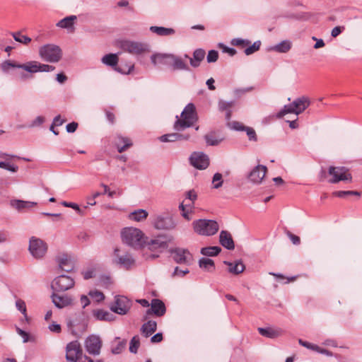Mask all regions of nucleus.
<instances>
[{
    "mask_svg": "<svg viewBox=\"0 0 362 362\" xmlns=\"http://www.w3.org/2000/svg\"><path fill=\"white\" fill-rule=\"evenodd\" d=\"M172 69L174 71L176 70H185L189 71V67L187 64L185 62V60L178 56L173 54V59L172 61Z\"/></svg>",
    "mask_w": 362,
    "mask_h": 362,
    "instance_id": "nucleus-30",
    "label": "nucleus"
},
{
    "mask_svg": "<svg viewBox=\"0 0 362 362\" xmlns=\"http://www.w3.org/2000/svg\"><path fill=\"white\" fill-rule=\"evenodd\" d=\"M177 133H171L161 136L159 139L162 142H174L177 141Z\"/></svg>",
    "mask_w": 362,
    "mask_h": 362,
    "instance_id": "nucleus-50",
    "label": "nucleus"
},
{
    "mask_svg": "<svg viewBox=\"0 0 362 362\" xmlns=\"http://www.w3.org/2000/svg\"><path fill=\"white\" fill-rule=\"evenodd\" d=\"M52 303L58 308H64L71 303V299L67 296H59L55 293L52 295Z\"/></svg>",
    "mask_w": 362,
    "mask_h": 362,
    "instance_id": "nucleus-27",
    "label": "nucleus"
},
{
    "mask_svg": "<svg viewBox=\"0 0 362 362\" xmlns=\"http://www.w3.org/2000/svg\"><path fill=\"white\" fill-rule=\"evenodd\" d=\"M150 30L157 34L159 36H168L174 35L175 31L173 28H164V27H158V26H151Z\"/></svg>",
    "mask_w": 362,
    "mask_h": 362,
    "instance_id": "nucleus-32",
    "label": "nucleus"
},
{
    "mask_svg": "<svg viewBox=\"0 0 362 362\" xmlns=\"http://www.w3.org/2000/svg\"><path fill=\"white\" fill-rule=\"evenodd\" d=\"M287 235L294 245H298L300 243V239L298 235L293 234L290 231L287 232Z\"/></svg>",
    "mask_w": 362,
    "mask_h": 362,
    "instance_id": "nucleus-61",
    "label": "nucleus"
},
{
    "mask_svg": "<svg viewBox=\"0 0 362 362\" xmlns=\"http://www.w3.org/2000/svg\"><path fill=\"white\" fill-rule=\"evenodd\" d=\"M21 69L30 73L35 74L38 72V62L30 61L25 64H21Z\"/></svg>",
    "mask_w": 362,
    "mask_h": 362,
    "instance_id": "nucleus-39",
    "label": "nucleus"
},
{
    "mask_svg": "<svg viewBox=\"0 0 362 362\" xmlns=\"http://www.w3.org/2000/svg\"><path fill=\"white\" fill-rule=\"evenodd\" d=\"M114 145L119 153H122L132 146L133 143L128 137L117 135L114 141Z\"/></svg>",
    "mask_w": 362,
    "mask_h": 362,
    "instance_id": "nucleus-22",
    "label": "nucleus"
},
{
    "mask_svg": "<svg viewBox=\"0 0 362 362\" xmlns=\"http://www.w3.org/2000/svg\"><path fill=\"white\" fill-rule=\"evenodd\" d=\"M189 163L197 169L204 170L209 165V158L202 152H193L189 157Z\"/></svg>",
    "mask_w": 362,
    "mask_h": 362,
    "instance_id": "nucleus-14",
    "label": "nucleus"
},
{
    "mask_svg": "<svg viewBox=\"0 0 362 362\" xmlns=\"http://www.w3.org/2000/svg\"><path fill=\"white\" fill-rule=\"evenodd\" d=\"M221 251V248L218 246H209L201 249L202 255L209 257H214L218 255Z\"/></svg>",
    "mask_w": 362,
    "mask_h": 362,
    "instance_id": "nucleus-38",
    "label": "nucleus"
},
{
    "mask_svg": "<svg viewBox=\"0 0 362 362\" xmlns=\"http://www.w3.org/2000/svg\"><path fill=\"white\" fill-rule=\"evenodd\" d=\"M204 139L206 144L209 146H217L222 140V139H218L214 132L206 134Z\"/></svg>",
    "mask_w": 362,
    "mask_h": 362,
    "instance_id": "nucleus-43",
    "label": "nucleus"
},
{
    "mask_svg": "<svg viewBox=\"0 0 362 362\" xmlns=\"http://www.w3.org/2000/svg\"><path fill=\"white\" fill-rule=\"evenodd\" d=\"M120 47L124 52L136 55L141 54L148 50L146 44L127 40L120 42Z\"/></svg>",
    "mask_w": 362,
    "mask_h": 362,
    "instance_id": "nucleus-10",
    "label": "nucleus"
},
{
    "mask_svg": "<svg viewBox=\"0 0 362 362\" xmlns=\"http://www.w3.org/2000/svg\"><path fill=\"white\" fill-rule=\"evenodd\" d=\"M39 54L44 61L55 63L61 59L62 51L57 45L47 44L40 47Z\"/></svg>",
    "mask_w": 362,
    "mask_h": 362,
    "instance_id": "nucleus-5",
    "label": "nucleus"
},
{
    "mask_svg": "<svg viewBox=\"0 0 362 362\" xmlns=\"http://www.w3.org/2000/svg\"><path fill=\"white\" fill-rule=\"evenodd\" d=\"M173 59V54H153L151 57L152 64L156 65L158 64L165 65L167 66H172V61Z\"/></svg>",
    "mask_w": 362,
    "mask_h": 362,
    "instance_id": "nucleus-20",
    "label": "nucleus"
},
{
    "mask_svg": "<svg viewBox=\"0 0 362 362\" xmlns=\"http://www.w3.org/2000/svg\"><path fill=\"white\" fill-rule=\"evenodd\" d=\"M199 267L209 272H212L215 270V264L214 260L209 258L202 257L199 261Z\"/></svg>",
    "mask_w": 362,
    "mask_h": 362,
    "instance_id": "nucleus-33",
    "label": "nucleus"
},
{
    "mask_svg": "<svg viewBox=\"0 0 362 362\" xmlns=\"http://www.w3.org/2000/svg\"><path fill=\"white\" fill-rule=\"evenodd\" d=\"M119 250L116 247L114 250L115 259H113V262L126 269H129L132 266L134 265L135 262L134 259L128 252H126L124 255H119Z\"/></svg>",
    "mask_w": 362,
    "mask_h": 362,
    "instance_id": "nucleus-16",
    "label": "nucleus"
},
{
    "mask_svg": "<svg viewBox=\"0 0 362 362\" xmlns=\"http://www.w3.org/2000/svg\"><path fill=\"white\" fill-rule=\"evenodd\" d=\"M76 20V16H69L62 19L57 23V26L62 28H72L74 21Z\"/></svg>",
    "mask_w": 362,
    "mask_h": 362,
    "instance_id": "nucleus-34",
    "label": "nucleus"
},
{
    "mask_svg": "<svg viewBox=\"0 0 362 362\" xmlns=\"http://www.w3.org/2000/svg\"><path fill=\"white\" fill-rule=\"evenodd\" d=\"M14 40L23 45H28L31 42V38L23 35L21 32H15L11 33Z\"/></svg>",
    "mask_w": 362,
    "mask_h": 362,
    "instance_id": "nucleus-44",
    "label": "nucleus"
},
{
    "mask_svg": "<svg viewBox=\"0 0 362 362\" xmlns=\"http://www.w3.org/2000/svg\"><path fill=\"white\" fill-rule=\"evenodd\" d=\"M119 58L116 54H107L102 58L103 64L112 66L113 69L117 65Z\"/></svg>",
    "mask_w": 362,
    "mask_h": 362,
    "instance_id": "nucleus-37",
    "label": "nucleus"
},
{
    "mask_svg": "<svg viewBox=\"0 0 362 362\" xmlns=\"http://www.w3.org/2000/svg\"><path fill=\"white\" fill-rule=\"evenodd\" d=\"M132 301L124 296H116L115 301L110 306V310L118 315H126L132 307Z\"/></svg>",
    "mask_w": 362,
    "mask_h": 362,
    "instance_id": "nucleus-8",
    "label": "nucleus"
},
{
    "mask_svg": "<svg viewBox=\"0 0 362 362\" xmlns=\"http://www.w3.org/2000/svg\"><path fill=\"white\" fill-rule=\"evenodd\" d=\"M267 171L266 166L259 165L250 172L249 179L254 183H260L265 177Z\"/></svg>",
    "mask_w": 362,
    "mask_h": 362,
    "instance_id": "nucleus-21",
    "label": "nucleus"
},
{
    "mask_svg": "<svg viewBox=\"0 0 362 362\" xmlns=\"http://www.w3.org/2000/svg\"><path fill=\"white\" fill-rule=\"evenodd\" d=\"M37 205V202L14 199L11 201V206L19 212H23Z\"/></svg>",
    "mask_w": 362,
    "mask_h": 362,
    "instance_id": "nucleus-24",
    "label": "nucleus"
},
{
    "mask_svg": "<svg viewBox=\"0 0 362 362\" xmlns=\"http://www.w3.org/2000/svg\"><path fill=\"white\" fill-rule=\"evenodd\" d=\"M148 217V212L144 209H138L129 214V218L135 221H141Z\"/></svg>",
    "mask_w": 362,
    "mask_h": 362,
    "instance_id": "nucleus-35",
    "label": "nucleus"
},
{
    "mask_svg": "<svg viewBox=\"0 0 362 362\" xmlns=\"http://www.w3.org/2000/svg\"><path fill=\"white\" fill-rule=\"evenodd\" d=\"M218 59V52L216 50L211 49L209 51L206 60L208 63L216 62Z\"/></svg>",
    "mask_w": 362,
    "mask_h": 362,
    "instance_id": "nucleus-52",
    "label": "nucleus"
},
{
    "mask_svg": "<svg viewBox=\"0 0 362 362\" xmlns=\"http://www.w3.org/2000/svg\"><path fill=\"white\" fill-rule=\"evenodd\" d=\"M169 252L170 257L177 264L189 265L192 260V255L187 249L175 247L170 249Z\"/></svg>",
    "mask_w": 362,
    "mask_h": 362,
    "instance_id": "nucleus-11",
    "label": "nucleus"
},
{
    "mask_svg": "<svg viewBox=\"0 0 362 362\" xmlns=\"http://www.w3.org/2000/svg\"><path fill=\"white\" fill-rule=\"evenodd\" d=\"M189 272V271L188 269L183 270V269H180V268L178 267H176L175 268L174 272L172 274V276L173 277H175V276L183 277Z\"/></svg>",
    "mask_w": 362,
    "mask_h": 362,
    "instance_id": "nucleus-59",
    "label": "nucleus"
},
{
    "mask_svg": "<svg viewBox=\"0 0 362 362\" xmlns=\"http://www.w3.org/2000/svg\"><path fill=\"white\" fill-rule=\"evenodd\" d=\"M197 199V192L194 189H191L185 192V199L179 205V209L181 211V214L187 221H190L192 219L190 214L194 212V202Z\"/></svg>",
    "mask_w": 362,
    "mask_h": 362,
    "instance_id": "nucleus-6",
    "label": "nucleus"
},
{
    "mask_svg": "<svg viewBox=\"0 0 362 362\" xmlns=\"http://www.w3.org/2000/svg\"><path fill=\"white\" fill-rule=\"evenodd\" d=\"M310 105L308 97L302 96L295 99L291 103L285 105L284 107L276 114L277 118H281L288 113L299 115L305 110Z\"/></svg>",
    "mask_w": 362,
    "mask_h": 362,
    "instance_id": "nucleus-2",
    "label": "nucleus"
},
{
    "mask_svg": "<svg viewBox=\"0 0 362 362\" xmlns=\"http://www.w3.org/2000/svg\"><path fill=\"white\" fill-rule=\"evenodd\" d=\"M55 69L52 65L41 64L38 62V72H49Z\"/></svg>",
    "mask_w": 362,
    "mask_h": 362,
    "instance_id": "nucleus-58",
    "label": "nucleus"
},
{
    "mask_svg": "<svg viewBox=\"0 0 362 362\" xmlns=\"http://www.w3.org/2000/svg\"><path fill=\"white\" fill-rule=\"evenodd\" d=\"M16 306L17 308V309L25 316L26 317L27 316V314H26V312H27V310H26V305H25V303L24 302V300H21V299H18L16 300Z\"/></svg>",
    "mask_w": 362,
    "mask_h": 362,
    "instance_id": "nucleus-55",
    "label": "nucleus"
},
{
    "mask_svg": "<svg viewBox=\"0 0 362 362\" xmlns=\"http://www.w3.org/2000/svg\"><path fill=\"white\" fill-rule=\"evenodd\" d=\"M58 262H59V267L63 271L69 272L71 271L74 268L73 264H72L71 259L66 255H64L62 257H59Z\"/></svg>",
    "mask_w": 362,
    "mask_h": 362,
    "instance_id": "nucleus-31",
    "label": "nucleus"
},
{
    "mask_svg": "<svg viewBox=\"0 0 362 362\" xmlns=\"http://www.w3.org/2000/svg\"><path fill=\"white\" fill-rule=\"evenodd\" d=\"M220 244L227 250H231L235 248V243L231 234L227 230H221L219 235Z\"/></svg>",
    "mask_w": 362,
    "mask_h": 362,
    "instance_id": "nucleus-25",
    "label": "nucleus"
},
{
    "mask_svg": "<svg viewBox=\"0 0 362 362\" xmlns=\"http://www.w3.org/2000/svg\"><path fill=\"white\" fill-rule=\"evenodd\" d=\"M134 69V65H131L129 66H125L124 68H122L121 65H116L115 66L114 70L121 73L122 74H128Z\"/></svg>",
    "mask_w": 362,
    "mask_h": 362,
    "instance_id": "nucleus-54",
    "label": "nucleus"
},
{
    "mask_svg": "<svg viewBox=\"0 0 362 362\" xmlns=\"http://www.w3.org/2000/svg\"><path fill=\"white\" fill-rule=\"evenodd\" d=\"M89 296H90L92 298H95L97 302L103 301L105 299L104 294L98 290L95 291H91L89 292Z\"/></svg>",
    "mask_w": 362,
    "mask_h": 362,
    "instance_id": "nucleus-57",
    "label": "nucleus"
},
{
    "mask_svg": "<svg viewBox=\"0 0 362 362\" xmlns=\"http://www.w3.org/2000/svg\"><path fill=\"white\" fill-rule=\"evenodd\" d=\"M140 346V339L139 336L136 335L132 337L130 341L129 351L132 353H137L138 349Z\"/></svg>",
    "mask_w": 362,
    "mask_h": 362,
    "instance_id": "nucleus-47",
    "label": "nucleus"
},
{
    "mask_svg": "<svg viewBox=\"0 0 362 362\" xmlns=\"http://www.w3.org/2000/svg\"><path fill=\"white\" fill-rule=\"evenodd\" d=\"M102 341L99 337L91 335L85 341L86 351L91 354H98L101 349Z\"/></svg>",
    "mask_w": 362,
    "mask_h": 362,
    "instance_id": "nucleus-18",
    "label": "nucleus"
},
{
    "mask_svg": "<svg viewBox=\"0 0 362 362\" xmlns=\"http://www.w3.org/2000/svg\"><path fill=\"white\" fill-rule=\"evenodd\" d=\"M332 195L339 198H346L347 196L355 195L358 197L361 196V193L357 191L348 190V191H335L332 192Z\"/></svg>",
    "mask_w": 362,
    "mask_h": 362,
    "instance_id": "nucleus-42",
    "label": "nucleus"
},
{
    "mask_svg": "<svg viewBox=\"0 0 362 362\" xmlns=\"http://www.w3.org/2000/svg\"><path fill=\"white\" fill-rule=\"evenodd\" d=\"M261 45V41H255L252 45L250 44L249 46L246 47V48L244 50V53L246 55L252 54L253 53H255V52L258 51L260 49Z\"/></svg>",
    "mask_w": 362,
    "mask_h": 362,
    "instance_id": "nucleus-45",
    "label": "nucleus"
},
{
    "mask_svg": "<svg viewBox=\"0 0 362 362\" xmlns=\"http://www.w3.org/2000/svg\"><path fill=\"white\" fill-rule=\"evenodd\" d=\"M168 242H170V239L166 236L158 235L156 238L148 242L147 245L151 251L161 252L168 247Z\"/></svg>",
    "mask_w": 362,
    "mask_h": 362,
    "instance_id": "nucleus-17",
    "label": "nucleus"
},
{
    "mask_svg": "<svg viewBox=\"0 0 362 362\" xmlns=\"http://www.w3.org/2000/svg\"><path fill=\"white\" fill-rule=\"evenodd\" d=\"M244 131L246 132V134H247L250 141H257V136L256 132L252 127H246L245 128Z\"/></svg>",
    "mask_w": 362,
    "mask_h": 362,
    "instance_id": "nucleus-53",
    "label": "nucleus"
},
{
    "mask_svg": "<svg viewBox=\"0 0 362 362\" xmlns=\"http://www.w3.org/2000/svg\"><path fill=\"white\" fill-rule=\"evenodd\" d=\"M94 317L99 320L112 321L114 320L113 315L107 311L99 309L93 312Z\"/></svg>",
    "mask_w": 362,
    "mask_h": 362,
    "instance_id": "nucleus-36",
    "label": "nucleus"
},
{
    "mask_svg": "<svg viewBox=\"0 0 362 362\" xmlns=\"http://www.w3.org/2000/svg\"><path fill=\"white\" fill-rule=\"evenodd\" d=\"M121 235L123 242L132 247L141 248L144 245V233L140 229L126 228L122 231Z\"/></svg>",
    "mask_w": 362,
    "mask_h": 362,
    "instance_id": "nucleus-3",
    "label": "nucleus"
},
{
    "mask_svg": "<svg viewBox=\"0 0 362 362\" xmlns=\"http://www.w3.org/2000/svg\"><path fill=\"white\" fill-rule=\"evenodd\" d=\"M66 358L71 362H76L82 355V349L77 340L69 343L66 345Z\"/></svg>",
    "mask_w": 362,
    "mask_h": 362,
    "instance_id": "nucleus-15",
    "label": "nucleus"
},
{
    "mask_svg": "<svg viewBox=\"0 0 362 362\" xmlns=\"http://www.w3.org/2000/svg\"><path fill=\"white\" fill-rule=\"evenodd\" d=\"M157 329V323L153 320H148L147 322L144 323L141 328V334L145 337H150L152 334H153Z\"/></svg>",
    "mask_w": 362,
    "mask_h": 362,
    "instance_id": "nucleus-29",
    "label": "nucleus"
},
{
    "mask_svg": "<svg viewBox=\"0 0 362 362\" xmlns=\"http://www.w3.org/2000/svg\"><path fill=\"white\" fill-rule=\"evenodd\" d=\"M165 312L166 308L165 303L160 299L153 298L151 303V308L146 310V314H153L157 317H161L165 314Z\"/></svg>",
    "mask_w": 362,
    "mask_h": 362,
    "instance_id": "nucleus-19",
    "label": "nucleus"
},
{
    "mask_svg": "<svg viewBox=\"0 0 362 362\" xmlns=\"http://www.w3.org/2000/svg\"><path fill=\"white\" fill-rule=\"evenodd\" d=\"M246 126H244L242 123L235 121L231 124V128L237 131H244Z\"/></svg>",
    "mask_w": 362,
    "mask_h": 362,
    "instance_id": "nucleus-63",
    "label": "nucleus"
},
{
    "mask_svg": "<svg viewBox=\"0 0 362 362\" xmlns=\"http://www.w3.org/2000/svg\"><path fill=\"white\" fill-rule=\"evenodd\" d=\"M153 225L158 230H172L176 226L173 217L169 214L156 216L153 219Z\"/></svg>",
    "mask_w": 362,
    "mask_h": 362,
    "instance_id": "nucleus-13",
    "label": "nucleus"
},
{
    "mask_svg": "<svg viewBox=\"0 0 362 362\" xmlns=\"http://www.w3.org/2000/svg\"><path fill=\"white\" fill-rule=\"evenodd\" d=\"M0 168L13 173H16L18 170V167L17 165L5 161H0Z\"/></svg>",
    "mask_w": 362,
    "mask_h": 362,
    "instance_id": "nucleus-51",
    "label": "nucleus"
},
{
    "mask_svg": "<svg viewBox=\"0 0 362 362\" xmlns=\"http://www.w3.org/2000/svg\"><path fill=\"white\" fill-rule=\"evenodd\" d=\"M344 30V26H336V27H334L332 29V33H331V35L333 37H336L339 35H340Z\"/></svg>",
    "mask_w": 362,
    "mask_h": 362,
    "instance_id": "nucleus-62",
    "label": "nucleus"
},
{
    "mask_svg": "<svg viewBox=\"0 0 362 362\" xmlns=\"http://www.w3.org/2000/svg\"><path fill=\"white\" fill-rule=\"evenodd\" d=\"M291 48V43L289 40H284L275 45L273 49L279 53H286Z\"/></svg>",
    "mask_w": 362,
    "mask_h": 362,
    "instance_id": "nucleus-40",
    "label": "nucleus"
},
{
    "mask_svg": "<svg viewBox=\"0 0 362 362\" xmlns=\"http://www.w3.org/2000/svg\"><path fill=\"white\" fill-rule=\"evenodd\" d=\"M327 174L331 176L328 182L332 184L338 183L340 181H352V175L348 168L344 166H329Z\"/></svg>",
    "mask_w": 362,
    "mask_h": 362,
    "instance_id": "nucleus-7",
    "label": "nucleus"
},
{
    "mask_svg": "<svg viewBox=\"0 0 362 362\" xmlns=\"http://www.w3.org/2000/svg\"><path fill=\"white\" fill-rule=\"evenodd\" d=\"M206 52L203 49H197L193 52L192 57H189L187 54H185V58L189 60L190 65L197 68L200 66L201 62L205 57Z\"/></svg>",
    "mask_w": 362,
    "mask_h": 362,
    "instance_id": "nucleus-23",
    "label": "nucleus"
},
{
    "mask_svg": "<svg viewBox=\"0 0 362 362\" xmlns=\"http://www.w3.org/2000/svg\"><path fill=\"white\" fill-rule=\"evenodd\" d=\"M126 346V341H120L117 343V344L112 349V351L115 354H120Z\"/></svg>",
    "mask_w": 362,
    "mask_h": 362,
    "instance_id": "nucleus-56",
    "label": "nucleus"
},
{
    "mask_svg": "<svg viewBox=\"0 0 362 362\" xmlns=\"http://www.w3.org/2000/svg\"><path fill=\"white\" fill-rule=\"evenodd\" d=\"M257 330L262 336L269 339L277 338L283 333V331L279 328L274 329L272 327H259Z\"/></svg>",
    "mask_w": 362,
    "mask_h": 362,
    "instance_id": "nucleus-26",
    "label": "nucleus"
},
{
    "mask_svg": "<svg viewBox=\"0 0 362 362\" xmlns=\"http://www.w3.org/2000/svg\"><path fill=\"white\" fill-rule=\"evenodd\" d=\"M29 251L36 259L42 258L47 251V243L40 238L35 236L31 237L29 243Z\"/></svg>",
    "mask_w": 362,
    "mask_h": 362,
    "instance_id": "nucleus-9",
    "label": "nucleus"
},
{
    "mask_svg": "<svg viewBox=\"0 0 362 362\" xmlns=\"http://www.w3.org/2000/svg\"><path fill=\"white\" fill-rule=\"evenodd\" d=\"M230 43L233 46H236L241 48H246L247 46H249L251 44V42L249 40L246 39L234 38L231 40Z\"/></svg>",
    "mask_w": 362,
    "mask_h": 362,
    "instance_id": "nucleus-46",
    "label": "nucleus"
},
{
    "mask_svg": "<svg viewBox=\"0 0 362 362\" xmlns=\"http://www.w3.org/2000/svg\"><path fill=\"white\" fill-rule=\"evenodd\" d=\"M198 120L197 112L195 105L190 103H188L182 110L180 118L176 116V120L173 128L177 131H183L187 128L191 127Z\"/></svg>",
    "mask_w": 362,
    "mask_h": 362,
    "instance_id": "nucleus-1",
    "label": "nucleus"
},
{
    "mask_svg": "<svg viewBox=\"0 0 362 362\" xmlns=\"http://www.w3.org/2000/svg\"><path fill=\"white\" fill-rule=\"evenodd\" d=\"M74 279L67 275L56 277L52 283V288L56 292H64L74 287Z\"/></svg>",
    "mask_w": 362,
    "mask_h": 362,
    "instance_id": "nucleus-12",
    "label": "nucleus"
},
{
    "mask_svg": "<svg viewBox=\"0 0 362 362\" xmlns=\"http://www.w3.org/2000/svg\"><path fill=\"white\" fill-rule=\"evenodd\" d=\"M223 263L228 266V271L233 274H240L243 273L245 269V265L241 261H236L235 263L224 261Z\"/></svg>",
    "mask_w": 362,
    "mask_h": 362,
    "instance_id": "nucleus-28",
    "label": "nucleus"
},
{
    "mask_svg": "<svg viewBox=\"0 0 362 362\" xmlns=\"http://www.w3.org/2000/svg\"><path fill=\"white\" fill-rule=\"evenodd\" d=\"M194 231L202 235H213L218 230V224L216 221L199 219L192 223Z\"/></svg>",
    "mask_w": 362,
    "mask_h": 362,
    "instance_id": "nucleus-4",
    "label": "nucleus"
},
{
    "mask_svg": "<svg viewBox=\"0 0 362 362\" xmlns=\"http://www.w3.org/2000/svg\"><path fill=\"white\" fill-rule=\"evenodd\" d=\"M212 183L214 185V188L218 189L220 188L223 185V176L219 173H216L214 175L213 179H212Z\"/></svg>",
    "mask_w": 362,
    "mask_h": 362,
    "instance_id": "nucleus-49",
    "label": "nucleus"
},
{
    "mask_svg": "<svg viewBox=\"0 0 362 362\" xmlns=\"http://www.w3.org/2000/svg\"><path fill=\"white\" fill-rule=\"evenodd\" d=\"M62 205L66 207H70L75 209L79 214L81 213V210L78 205L74 202H63Z\"/></svg>",
    "mask_w": 362,
    "mask_h": 362,
    "instance_id": "nucleus-60",
    "label": "nucleus"
},
{
    "mask_svg": "<svg viewBox=\"0 0 362 362\" xmlns=\"http://www.w3.org/2000/svg\"><path fill=\"white\" fill-rule=\"evenodd\" d=\"M234 104V101L226 102L223 100H220L218 101V109L221 112H226L228 111V110H231Z\"/></svg>",
    "mask_w": 362,
    "mask_h": 362,
    "instance_id": "nucleus-48",
    "label": "nucleus"
},
{
    "mask_svg": "<svg viewBox=\"0 0 362 362\" xmlns=\"http://www.w3.org/2000/svg\"><path fill=\"white\" fill-rule=\"evenodd\" d=\"M77 127L78 123L76 122H72L66 125V129L67 132L74 133L77 129Z\"/></svg>",
    "mask_w": 362,
    "mask_h": 362,
    "instance_id": "nucleus-64",
    "label": "nucleus"
},
{
    "mask_svg": "<svg viewBox=\"0 0 362 362\" xmlns=\"http://www.w3.org/2000/svg\"><path fill=\"white\" fill-rule=\"evenodd\" d=\"M11 68L21 69V64L11 60H6L1 64V69L4 73H8Z\"/></svg>",
    "mask_w": 362,
    "mask_h": 362,
    "instance_id": "nucleus-41",
    "label": "nucleus"
}]
</instances>
